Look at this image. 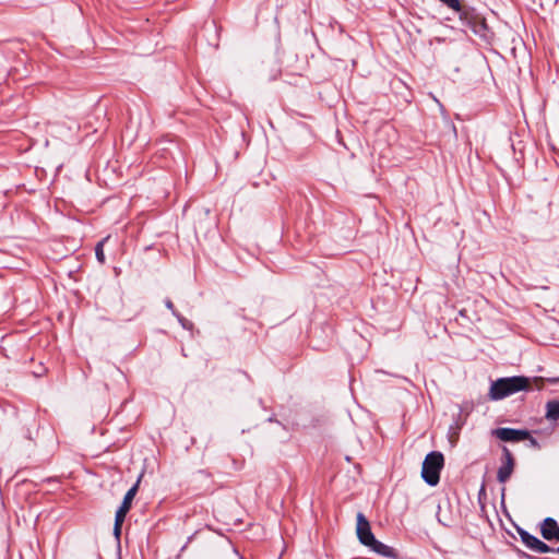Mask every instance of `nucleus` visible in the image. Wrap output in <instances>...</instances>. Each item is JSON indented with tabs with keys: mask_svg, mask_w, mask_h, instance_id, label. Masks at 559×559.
Wrapping results in <instances>:
<instances>
[{
	"mask_svg": "<svg viewBox=\"0 0 559 559\" xmlns=\"http://www.w3.org/2000/svg\"><path fill=\"white\" fill-rule=\"evenodd\" d=\"M502 454L504 461L497 473V479L501 484L506 483L510 478L514 468L513 455L507 447L502 448Z\"/></svg>",
	"mask_w": 559,
	"mask_h": 559,
	"instance_id": "nucleus-6",
	"label": "nucleus"
},
{
	"mask_svg": "<svg viewBox=\"0 0 559 559\" xmlns=\"http://www.w3.org/2000/svg\"><path fill=\"white\" fill-rule=\"evenodd\" d=\"M356 520H357V523L356 524H370L368 522V520L366 519V516L361 513V512H358L357 515H356Z\"/></svg>",
	"mask_w": 559,
	"mask_h": 559,
	"instance_id": "nucleus-16",
	"label": "nucleus"
},
{
	"mask_svg": "<svg viewBox=\"0 0 559 559\" xmlns=\"http://www.w3.org/2000/svg\"><path fill=\"white\" fill-rule=\"evenodd\" d=\"M545 417L549 421H557L559 419V401L551 400L546 403Z\"/></svg>",
	"mask_w": 559,
	"mask_h": 559,
	"instance_id": "nucleus-8",
	"label": "nucleus"
},
{
	"mask_svg": "<svg viewBox=\"0 0 559 559\" xmlns=\"http://www.w3.org/2000/svg\"><path fill=\"white\" fill-rule=\"evenodd\" d=\"M555 554H558V555H559V547H557V548L555 549Z\"/></svg>",
	"mask_w": 559,
	"mask_h": 559,
	"instance_id": "nucleus-21",
	"label": "nucleus"
},
{
	"mask_svg": "<svg viewBox=\"0 0 559 559\" xmlns=\"http://www.w3.org/2000/svg\"><path fill=\"white\" fill-rule=\"evenodd\" d=\"M109 239V236L102 239L95 247V255L97 261L100 264H104L106 262L105 253H104V245Z\"/></svg>",
	"mask_w": 559,
	"mask_h": 559,
	"instance_id": "nucleus-11",
	"label": "nucleus"
},
{
	"mask_svg": "<svg viewBox=\"0 0 559 559\" xmlns=\"http://www.w3.org/2000/svg\"><path fill=\"white\" fill-rule=\"evenodd\" d=\"M449 9L459 13L462 24L468 27L475 35L485 36L487 24L485 19L474 9L461 5L460 0H439Z\"/></svg>",
	"mask_w": 559,
	"mask_h": 559,
	"instance_id": "nucleus-2",
	"label": "nucleus"
},
{
	"mask_svg": "<svg viewBox=\"0 0 559 559\" xmlns=\"http://www.w3.org/2000/svg\"><path fill=\"white\" fill-rule=\"evenodd\" d=\"M491 435L504 442H520L530 437V431L526 429L514 428H496Z\"/></svg>",
	"mask_w": 559,
	"mask_h": 559,
	"instance_id": "nucleus-5",
	"label": "nucleus"
},
{
	"mask_svg": "<svg viewBox=\"0 0 559 559\" xmlns=\"http://www.w3.org/2000/svg\"><path fill=\"white\" fill-rule=\"evenodd\" d=\"M525 440H527L530 442V447H532L534 449H539L540 448L539 442L537 441V439L532 437L531 433H530V437L526 438Z\"/></svg>",
	"mask_w": 559,
	"mask_h": 559,
	"instance_id": "nucleus-14",
	"label": "nucleus"
},
{
	"mask_svg": "<svg viewBox=\"0 0 559 559\" xmlns=\"http://www.w3.org/2000/svg\"><path fill=\"white\" fill-rule=\"evenodd\" d=\"M556 548L549 547L547 544L542 542L540 539L537 542L536 547L533 551H536L538 554H547V552H555Z\"/></svg>",
	"mask_w": 559,
	"mask_h": 559,
	"instance_id": "nucleus-12",
	"label": "nucleus"
},
{
	"mask_svg": "<svg viewBox=\"0 0 559 559\" xmlns=\"http://www.w3.org/2000/svg\"><path fill=\"white\" fill-rule=\"evenodd\" d=\"M532 390V380L524 376L500 378L491 382L488 396L491 401H500L521 391Z\"/></svg>",
	"mask_w": 559,
	"mask_h": 559,
	"instance_id": "nucleus-1",
	"label": "nucleus"
},
{
	"mask_svg": "<svg viewBox=\"0 0 559 559\" xmlns=\"http://www.w3.org/2000/svg\"><path fill=\"white\" fill-rule=\"evenodd\" d=\"M444 465V456L439 451L429 452L421 466V477L429 486H437Z\"/></svg>",
	"mask_w": 559,
	"mask_h": 559,
	"instance_id": "nucleus-3",
	"label": "nucleus"
},
{
	"mask_svg": "<svg viewBox=\"0 0 559 559\" xmlns=\"http://www.w3.org/2000/svg\"><path fill=\"white\" fill-rule=\"evenodd\" d=\"M370 528L371 526H356L357 537L359 542L380 556L388 558L394 557V550L391 547L376 539Z\"/></svg>",
	"mask_w": 559,
	"mask_h": 559,
	"instance_id": "nucleus-4",
	"label": "nucleus"
},
{
	"mask_svg": "<svg viewBox=\"0 0 559 559\" xmlns=\"http://www.w3.org/2000/svg\"><path fill=\"white\" fill-rule=\"evenodd\" d=\"M514 530L518 532V534L521 536L522 542L525 544L527 548L531 550H534L536 547L537 542L539 540L537 537L528 534L526 531L523 530L522 526H513Z\"/></svg>",
	"mask_w": 559,
	"mask_h": 559,
	"instance_id": "nucleus-9",
	"label": "nucleus"
},
{
	"mask_svg": "<svg viewBox=\"0 0 559 559\" xmlns=\"http://www.w3.org/2000/svg\"><path fill=\"white\" fill-rule=\"evenodd\" d=\"M45 371H46V369L43 367L40 372H34V374L36 377H40Z\"/></svg>",
	"mask_w": 559,
	"mask_h": 559,
	"instance_id": "nucleus-19",
	"label": "nucleus"
},
{
	"mask_svg": "<svg viewBox=\"0 0 559 559\" xmlns=\"http://www.w3.org/2000/svg\"><path fill=\"white\" fill-rule=\"evenodd\" d=\"M542 535L547 540H559V526H540Z\"/></svg>",
	"mask_w": 559,
	"mask_h": 559,
	"instance_id": "nucleus-10",
	"label": "nucleus"
},
{
	"mask_svg": "<svg viewBox=\"0 0 559 559\" xmlns=\"http://www.w3.org/2000/svg\"><path fill=\"white\" fill-rule=\"evenodd\" d=\"M164 302L166 308L169 309L173 316L175 317V313H178V311L175 309L173 301L169 298H166Z\"/></svg>",
	"mask_w": 559,
	"mask_h": 559,
	"instance_id": "nucleus-15",
	"label": "nucleus"
},
{
	"mask_svg": "<svg viewBox=\"0 0 559 559\" xmlns=\"http://www.w3.org/2000/svg\"><path fill=\"white\" fill-rule=\"evenodd\" d=\"M539 524H558L557 521L552 518L544 519Z\"/></svg>",
	"mask_w": 559,
	"mask_h": 559,
	"instance_id": "nucleus-18",
	"label": "nucleus"
},
{
	"mask_svg": "<svg viewBox=\"0 0 559 559\" xmlns=\"http://www.w3.org/2000/svg\"><path fill=\"white\" fill-rule=\"evenodd\" d=\"M121 528H122V526H114V535H115L117 542H119V539H120Z\"/></svg>",
	"mask_w": 559,
	"mask_h": 559,
	"instance_id": "nucleus-17",
	"label": "nucleus"
},
{
	"mask_svg": "<svg viewBox=\"0 0 559 559\" xmlns=\"http://www.w3.org/2000/svg\"><path fill=\"white\" fill-rule=\"evenodd\" d=\"M175 318L178 320L179 324L185 329L191 331L193 329V323L181 316L179 312L175 313Z\"/></svg>",
	"mask_w": 559,
	"mask_h": 559,
	"instance_id": "nucleus-13",
	"label": "nucleus"
},
{
	"mask_svg": "<svg viewBox=\"0 0 559 559\" xmlns=\"http://www.w3.org/2000/svg\"><path fill=\"white\" fill-rule=\"evenodd\" d=\"M534 381L535 382H542V379L540 378H534Z\"/></svg>",
	"mask_w": 559,
	"mask_h": 559,
	"instance_id": "nucleus-20",
	"label": "nucleus"
},
{
	"mask_svg": "<svg viewBox=\"0 0 559 559\" xmlns=\"http://www.w3.org/2000/svg\"><path fill=\"white\" fill-rule=\"evenodd\" d=\"M138 491V484L133 485L124 495L121 506L116 512L114 524H123L126 515L131 508L132 501Z\"/></svg>",
	"mask_w": 559,
	"mask_h": 559,
	"instance_id": "nucleus-7",
	"label": "nucleus"
}]
</instances>
